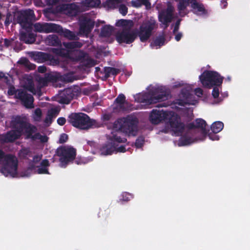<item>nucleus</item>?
Here are the masks:
<instances>
[{
    "label": "nucleus",
    "mask_w": 250,
    "mask_h": 250,
    "mask_svg": "<svg viewBox=\"0 0 250 250\" xmlns=\"http://www.w3.org/2000/svg\"><path fill=\"white\" fill-rule=\"evenodd\" d=\"M196 127L197 128H201L202 131V133L205 135L207 134L208 133L209 130L206 129L207 126L206 122L202 119H197L195 121Z\"/></svg>",
    "instance_id": "obj_31"
},
{
    "label": "nucleus",
    "mask_w": 250,
    "mask_h": 250,
    "mask_svg": "<svg viewBox=\"0 0 250 250\" xmlns=\"http://www.w3.org/2000/svg\"><path fill=\"white\" fill-rule=\"evenodd\" d=\"M66 123V119L64 117H60L57 119V123L60 125H63Z\"/></svg>",
    "instance_id": "obj_57"
},
{
    "label": "nucleus",
    "mask_w": 250,
    "mask_h": 250,
    "mask_svg": "<svg viewBox=\"0 0 250 250\" xmlns=\"http://www.w3.org/2000/svg\"><path fill=\"white\" fill-rule=\"evenodd\" d=\"M121 196L122 198L120 199V200L123 201H128L132 198V195L127 192L123 193Z\"/></svg>",
    "instance_id": "obj_48"
},
{
    "label": "nucleus",
    "mask_w": 250,
    "mask_h": 250,
    "mask_svg": "<svg viewBox=\"0 0 250 250\" xmlns=\"http://www.w3.org/2000/svg\"><path fill=\"white\" fill-rule=\"evenodd\" d=\"M155 24V22L147 21L140 26L139 30H137V34L142 42H145L149 39L154 28Z\"/></svg>",
    "instance_id": "obj_12"
},
{
    "label": "nucleus",
    "mask_w": 250,
    "mask_h": 250,
    "mask_svg": "<svg viewBox=\"0 0 250 250\" xmlns=\"http://www.w3.org/2000/svg\"><path fill=\"white\" fill-rule=\"evenodd\" d=\"M219 86H214L212 91V95L215 99L218 98L219 95V90L218 87Z\"/></svg>",
    "instance_id": "obj_51"
},
{
    "label": "nucleus",
    "mask_w": 250,
    "mask_h": 250,
    "mask_svg": "<svg viewBox=\"0 0 250 250\" xmlns=\"http://www.w3.org/2000/svg\"><path fill=\"white\" fill-rule=\"evenodd\" d=\"M116 26L122 27L123 28H132L134 23L131 20L121 19L118 20L115 24Z\"/></svg>",
    "instance_id": "obj_29"
},
{
    "label": "nucleus",
    "mask_w": 250,
    "mask_h": 250,
    "mask_svg": "<svg viewBox=\"0 0 250 250\" xmlns=\"http://www.w3.org/2000/svg\"><path fill=\"white\" fill-rule=\"evenodd\" d=\"M167 99V94L163 92L158 94L149 92L146 93L141 95L139 102L146 104H151L166 100Z\"/></svg>",
    "instance_id": "obj_14"
},
{
    "label": "nucleus",
    "mask_w": 250,
    "mask_h": 250,
    "mask_svg": "<svg viewBox=\"0 0 250 250\" xmlns=\"http://www.w3.org/2000/svg\"><path fill=\"white\" fill-rule=\"evenodd\" d=\"M181 21V19H178L176 21V22L174 25V29L173 30V34H175L178 31V30L179 29Z\"/></svg>",
    "instance_id": "obj_55"
},
{
    "label": "nucleus",
    "mask_w": 250,
    "mask_h": 250,
    "mask_svg": "<svg viewBox=\"0 0 250 250\" xmlns=\"http://www.w3.org/2000/svg\"><path fill=\"white\" fill-rule=\"evenodd\" d=\"M75 163L77 165H82L85 164L84 160L81 158H77L75 159Z\"/></svg>",
    "instance_id": "obj_61"
},
{
    "label": "nucleus",
    "mask_w": 250,
    "mask_h": 250,
    "mask_svg": "<svg viewBox=\"0 0 250 250\" xmlns=\"http://www.w3.org/2000/svg\"><path fill=\"white\" fill-rule=\"evenodd\" d=\"M67 121L73 126L80 129H88L100 126L95 120L90 119L87 114L82 112L72 113L68 116Z\"/></svg>",
    "instance_id": "obj_2"
},
{
    "label": "nucleus",
    "mask_w": 250,
    "mask_h": 250,
    "mask_svg": "<svg viewBox=\"0 0 250 250\" xmlns=\"http://www.w3.org/2000/svg\"><path fill=\"white\" fill-rule=\"evenodd\" d=\"M137 37V29L123 28L121 31L117 33L116 40L120 44L123 43L130 44L135 41Z\"/></svg>",
    "instance_id": "obj_7"
},
{
    "label": "nucleus",
    "mask_w": 250,
    "mask_h": 250,
    "mask_svg": "<svg viewBox=\"0 0 250 250\" xmlns=\"http://www.w3.org/2000/svg\"><path fill=\"white\" fill-rule=\"evenodd\" d=\"M37 173L38 174H49L48 169L46 167H42L38 168Z\"/></svg>",
    "instance_id": "obj_53"
},
{
    "label": "nucleus",
    "mask_w": 250,
    "mask_h": 250,
    "mask_svg": "<svg viewBox=\"0 0 250 250\" xmlns=\"http://www.w3.org/2000/svg\"><path fill=\"white\" fill-rule=\"evenodd\" d=\"M165 38L164 35H161L156 38L154 40L153 45L159 47L164 45L165 42Z\"/></svg>",
    "instance_id": "obj_36"
},
{
    "label": "nucleus",
    "mask_w": 250,
    "mask_h": 250,
    "mask_svg": "<svg viewBox=\"0 0 250 250\" xmlns=\"http://www.w3.org/2000/svg\"><path fill=\"white\" fill-rule=\"evenodd\" d=\"M16 98L20 100L22 104L27 108L33 107L34 98L32 95L28 94L24 90H19Z\"/></svg>",
    "instance_id": "obj_19"
},
{
    "label": "nucleus",
    "mask_w": 250,
    "mask_h": 250,
    "mask_svg": "<svg viewBox=\"0 0 250 250\" xmlns=\"http://www.w3.org/2000/svg\"><path fill=\"white\" fill-rule=\"evenodd\" d=\"M182 36L183 34L182 33H178L175 35V39L177 42H179L181 39Z\"/></svg>",
    "instance_id": "obj_64"
},
{
    "label": "nucleus",
    "mask_w": 250,
    "mask_h": 250,
    "mask_svg": "<svg viewBox=\"0 0 250 250\" xmlns=\"http://www.w3.org/2000/svg\"><path fill=\"white\" fill-rule=\"evenodd\" d=\"M14 42V40L13 39H5L4 40V45L5 47L8 48L12 45V44Z\"/></svg>",
    "instance_id": "obj_52"
},
{
    "label": "nucleus",
    "mask_w": 250,
    "mask_h": 250,
    "mask_svg": "<svg viewBox=\"0 0 250 250\" xmlns=\"http://www.w3.org/2000/svg\"><path fill=\"white\" fill-rule=\"evenodd\" d=\"M38 71L41 73H45L46 71V67L44 65L40 66L38 68Z\"/></svg>",
    "instance_id": "obj_58"
},
{
    "label": "nucleus",
    "mask_w": 250,
    "mask_h": 250,
    "mask_svg": "<svg viewBox=\"0 0 250 250\" xmlns=\"http://www.w3.org/2000/svg\"><path fill=\"white\" fill-rule=\"evenodd\" d=\"M109 140L110 142L103 147L102 153L105 155H111L118 146V143H125L127 140L125 138H121L117 133L112 134Z\"/></svg>",
    "instance_id": "obj_11"
},
{
    "label": "nucleus",
    "mask_w": 250,
    "mask_h": 250,
    "mask_svg": "<svg viewBox=\"0 0 250 250\" xmlns=\"http://www.w3.org/2000/svg\"><path fill=\"white\" fill-rule=\"evenodd\" d=\"M3 162L0 172L5 176L15 177L17 174L18 161L17 158L11 154H6L0 149V164Z\"/></svg>",
    "instance_id": "obj_4"
},
{
    "label": "nucleus",
    "mask_w": 250,
    "mask_h": 250,
    "mask_svg": "<svg viewBox=\"0 0 250 250\" xmlns=\"http://www.w3.org/2000/svg\"><path fill=\"white\" fill-rule=\"evenodd\" d=\"M120 72V70L118 68L111 67H105L103 70V73L104 74V79L106 80L111 75L116 76ZM103 72H101L102 73Z\"/></svg>",
    "instance_id": "obj_27"
},
{
    "label": "nucleus",
    "mask_w": 250,
    "mask_h": 250,
    "mask_svg": "<svg viewBox=\"0 0 250 250\" xmlns=\"http://www.w3.org/2000/svg\"><path fill=\"white\" fill-rule=\"evenodd\" d=\"M224 127V124L220 121L214 122L211 125V129L213 133H217L220 132Z\"/></svg>",
    "instance_id": "obj_35"
},
{
    "label": "nucleus",
    "mask_w": 250,
    "mask_h": 250,
    "mask_svg": "<svg viewBox=\"0 0 250 250\" xmlns=\"http://www.w3.org/2000/svg\"><path fill=\"white\" fill-rule=\"evenodd\" d=\"M64 10L67 15L71 17L76 16L80 12L79 6L74 3L66 4Z\"/></svg>",
    "instance_id": "obj_24"
},
{
    "label": "nucleus",
    "mask_w": 250,
    "mask_h": 250,
    "mask_svg": "<svg viewBox=\"0 0 250 250\" xmlns=\"http://www.w3.org/2000/svg\"><path fill=\"white\" fill-rule=\"evenodd\" d=\"M63 80L66 82H72L74 81V76L72 74H66L63 76Z\"/></svg>",
    "instance_id": "obj_45"
},
{
    "label": "nucleus",
    "mask_w": 250,
    "mask_h": 250,
    "mask_svg": "<svg viewBox=\"0 0 250 250\" xmlns=\"http://www.w3.org/2000/svg\"><path fill=\"white\" fill-rule=\"evenodd\" d=\"M68 139V135L65 133H62L60 135L59 143V144H63L67 142Z\"/></svg>",
    "instance_id": "obj_50"
},
{
    "label": "nucleus",
    "mask_w": 250,
    "mask_h": 250,
    "mask_svg": "<svg viewBox=\"0 0 250 250\" xmlns=\"http://www.w3.org/2000/svg\"><path fill=\"white\" fill-rule=\"evenodd\" d=\"M113 31V27L110 25H106L102 27L101 31V35L104 37H110Z\"/></svg>",
    "instance_id": "obj_34"
},
{
    "label": "nucleus",
    "mask_w": 250,
    "mask_h": 250,
    "mask_svg": "<svg viewBox=\"0 0 250 250\" xmlns=\"http://www.w3.org/2000/svg\"><path fill=\"white\" fill-rule=\"evenodd\" d=\"M168 119L167 125L170 126L175 135L179 136L185 129V125L181 122L180 117L173 112H169Z\"/></svg>",
    "instance_id": "obj_9"
},
{
    "label": "nucleus",
    "mask_w": 250,
    "mask_h": 250,
    "mask_svg": "<svg viewBox=\"0 0 250 250\" xmlns=\"http://www.w3.org/2000/svg\"><path fill=\"white\" fill-rule=\"evenodd\" d=\"M19 90V89H16L14 86L10 85L8 90V94L10 96L15 95V97L16 98V95H17Z\"/></svg>",
    "instance_id": "obj_43"
},
{
    "label": "nucleus",
    "mask_w": 250,
    "mask_h": 250,
    "mask_svg": "<svg viewBox=\"0 0 250 250\" xmlns=\"http://www.w3.org/2000/svg\"><path fill=\"white\" fill-rule=\"evenodd\" d=\"M216 133H208V138L212 140V141H214V140H218L219 139V137L218 135H216Z\"/></svg>",
    "instance_id": "obj_56"
},
{
    "label": "nucleus",
    "mask_w": 250,
    "mask_h": 250,
    "mask_svg": "<svg viewBox=\"0 0 250 250\" xmlns=\"http://www.w3.org/2000/svg\"><path fill=\"white\" fill-rule=\"evenodd\" d=\"M30 56L35 62L39 63H42L46 61L54 62L56 63L59 62L57 59L50 54L40 51L31 52Z\"/></svg>",
    "instance_id": "obj_17"
},
{
    "label": "nucleus",
    "mask_w": 250,
    "mask_h": 250,
    "mask_svg": "<svg viewBox=\"0 0 250 250\" xmlns=\"http://www.w3.org/2000/svg\"><path fill=\"white\" fill-rule=\"evenodd\" d=\"M62 45L68 50L72 51L75 50L76 49L81 48L83 43L77 41H74L73 42H62Z\"/></svg>",
    "instance_id": "obj_28"
},
{
    "label": "nucleus",
    "mask_w": 250,
    "mask_h": 250,
    "mask_svg": "<svg viewBox=\"0 0 250 250\" xmlns=\"http://www.w3.org/2000/svg\"><path fill=\"white\" fill-rule=\"evenodd\" d=\"M119 10L123 16H125L127 13L128 8L125 5L122 4L119 6Z\"/></svg>",
    "instance_id": "obj_44"
},
{
    "label": "nucleus",
    "mask_w": 250,
    "mask_h": 250,
    "mask_svg": "<svg viewBox=\"0 0 250 250\" xmlns=\"http://www.w3.org/2000/svg\"><path fill=\"white\" fill-rule=\"evenodd\" d=\"M59 29H57L56 33H58L60 35L63 36L65 38L71 41H78L79 37L78 35L74 32L71 31L69 29H63L62 26L59 25Z\"/></svg>",
    "instance_id": "obj_22"
},
{
    "label": "nucleus",
    "mask_w": 250,
    "mask_h": 250,
    "mask_svg": "<svg viewBox=\"0 0 250 250\" xmlns=\"http://www.w3.org/2000/svg\"><path fill=\"white\" fill-rule=\"evenodd\" d=\"M174 7L170 4L167 5L166 9L160 11L158 13V21L167 28L169 23L174 18Z\"/></svg>",
    "instance_id": "obj_10"
},
{
    "label": "nucleus",
    "mask_w": 250,
    "mask_h": 250,
    "mask_svg": "<svg viewBox=\"0 0 250 250\" xmlns=\"http://www.w3.org/2000/svg\"><path fill=\"white\" fill-rule=\"evenodd\" d=\"M195 92L197 96H200L203 95V91L201 88H197L195 89Z\"/></svg>",
    "instance_id": "obj_63"
},
{
    "label": "nucleus",
    "mask_w": 250,
    "mask_h": 250,
    "mask_svg": "<svg viewBox=\"0 0 250 250\" xmlns=\"http://www.w3.org/2000/svg\"><path fill=\"white\" fill-rule=\"evenodd\" d=\"M79 33L80 35L87 36L93 29L95 22L86 16H81L79 18Z\"/></svg>",
    "instance_id": "obj_13"
},
{
    "label": "nucleus",
    "mask_w": 250,
    "mask_h": 250,
    "mask_svg": "<svg viewBox=\"0 0 250 250\" xmlns=\"http://www.w3.org/2000/svg\"><path fill=\"white\" fill-rule=\"evenodd\" d=\"M46 42L49 45L54 46H60L62 45L61 41L56 35H49L47 38Z\"/></svg>",
    "instance_id": "obj_30"
},
{
    "label": "nucleus",
    "mask_w": 250,
    "mask_h": 250,
    "mask_svg": "<svg viewBox=\"0 0 250 250\" xmlns=\"http://www.w3.org/2000/svg\"><path fill=\"white\" fill-rule=\"evenodd\" d=\"M115 151L120 152H125L126 151V149L125 146H121L119 147L117 146Z\"/></svg>",
    "instance_id": "obj_62"
},
{
    "label": "nucleus",
    "mask_w": 250,
    "mask_h": 250,
    "mask_svg": "<svg viewBox=\"0 0 250 250\" xmlns=\"http://www.w3.org/2000/svg\"><path fill=\"white\" fill-rule=\"evenodd\" d=\"M188 2L196 13H200L203 14L206 13V9L202 3L198 2L197 0H188Z\"/></svg>",
    "instance_id": "obj_25"
},
{
    "label": "nucleus",
    "mask_w": 250,
    "mask_h": 250,
    "mask_svg": "<svg viewBox=\"0 0 250 250\" xmlns=\"http://www.w3.org/2000/svg\"><path fill=\"white\" fill-rule=\"evenodd\" d=\"M138 2L132 0L131 1L132 4L134 7H138L140 6L141 4L147 6L148 4H150L148 0H137Z\"/></svg>",
    "instance_id": "obj_40"
},
{
    "label": "nucleus",
    "mask_w": 250,
    "mask_h": 250,
    "mask_svg": "<svg viewBox=\"0 0 250 250\" xmlns=\"http://www.w3.org/2000/svg\"><path fill=\"white\" fill-rule=\"evenodd\" d=\"M69 52L68 50H66L65 49L61 48L59 49V56L62 57H68Z\"/></svg>",
    "instance_id": "obj_47"
},
{
    "label": "nucleus",
    "mask_w": 250,
    "mask_h": 250,
    "mask_svg": "<svg viewBox=\"0 0 250 250\" xmlns=\"http://www.w3.org/2000/svg\"><path fill=\"white\" fill-rule=\"evenodd\" d=\"M56 153L59 157L61 167H65L69 163L75 159L76 149L71 146H63L57 149Z\"/></svg>",
    "instance_id": "obj_6"
},
{
    "label": "nucleus",
    "mask_w": 250,
    "mask_h": 250,
    "mask_svg": "<svg viewBox=\"0 0 250 250\" xmlns=\"http://www.w3.org/2000/svg\"><path fill=\"white\" fill-rule=\"evenodd\" d=\"M181 94L182 97L187 101H189L191 98L192 94L190 93V91L187 88H183L181 90Z\"/></svg>",
    "instance_id": "obj_38"
},
{
    "label": "nucleus",
    "mask_w": 250,
    "mask_h": 250,
    "mask_svg": "<svg viewBox=\"0 0 250 250\" xmlns=\"http://www.w3.org/2000/svg\"><path fill=\"white\" fill-rule=\"evenodd\" d=\"M82 65L86 67H90L95 65L94 61L91 59H87L82 62Z\"/></svg>",
    "instance_id": "obj_41"
},
{
    "label": "nucleus",
    "mask_w": 250,
    "mask_h": 250,
    "mask_svg": "<svg viewBox=\"0 0 250 250\" xmlns=\"http://www.w3.org/2000/svg\"><path fill=\"white\" fill-rule=\"evenodd\" d=\"M56 112V110L55 109H52L49 110L48 112L47 115L44 119V123H51L52 119L53 116L55 115Z\"/></svg>",
    "instance_id": "obj_39"
},
{
    "label": "nucleus",
    "mask_w": 250,
    "mask_h": 250,
    "mask_svg": "<svg viewBox=\"0 0 250 250\" xmlns=\"http://www.w3.org/2000/svg\"><path fill=\"white\" fill-rule=\"evenodd\" d=\"M101 2V0H83L82 4L84 7L95 8L99 6Z\"/></svg>",
    "instance_id": "obj_32"
},
{
    "label": "nucleus",
    "mask_w": 250,
    "mask_h": 250,
    "mask_svg": "<svg viewBox=\"0 0 250 250\" xmlns=\"http://www.w3.org/2000/svg\"><path fill=\"white\" fill-rule=\"evenodd\" d=\"M144 142V137L143 136H140L136 139L135 145L137 148H141L143 146Z\"/></svg>",
    "instance_id": "obj_42"
},
{
    "label": "nucleus",
    "mask_w": 250,
    "mask_h": 250,
    "mask_svg": "<svg viewBox=\"0 0 250 250\" xmlns=\"http://www.w3.org/2000/svg\"><path fill=\"white\" fill-rule=\"evenodd\" d=\"M190 4L188 0H180L177 5V10L181 17H184L187 12H185L187 7Z\"/></svg>",
    "instance_id": "obj_26"
},
{
    "label": "nucleus",
    "mask_w": 250,
    "mask_h": 250,
    "mask_svg": "<svg viewBox=\"0 0 250 250\" xmlns=\"http://www.w3.org/2000/svg\"><path fill=\"white\" fill-rule=\"evenodd\" d=\"M36 35L32 31H27L20 33V39L26 44H32L36 41Z\"/></svg>",
    "instance_id": "obj_23"
},
{
    "label": "nucleus",
    "mask_w": 250,
    "mask_h": 250,
    "mask_svg": "<svg viewBox=\"0 0 250 250\" xmlns=\"http://www.w3.org/2000/svg\"><path fill=\"white\" fill-rule=\"evenodd\" d=\"M42 159V155H35L33 157V162L36 164L39 162Z\"/></svg>",
    "instance_id": "obj_60"
},
{
    "label": "nucleus",
    "mask_w": 250,
    "mask_h": 250,
    "mask_svg": "<svg viewBox=\"0 0 250 250\" xmlns=\"http://www.w3.org/2000/svg\"><path fill=\"white\" fill-rule=\"evenodd\" d=\"M176 104L181 105V106H184L186 104H194L193 103H190L188 101H187L186 100H182V99H178L177 100V102H176Z\"/></svg>",
    "instance_id": "obj_49"
},
{
    "label": "nucleus",
    "mask_w": 250,
    "mask_h": 250,
    "mask_svg": "<svg viewBox=\"0 0 250 250\" xmlns=\"http://www.w3.org/2000/svg\"><path fill=\"white\" fill-rule=\"evenodd\" d=\"M42 167H46L49 166V162L47 159L43 160L41 163Z\"/></svg>",
    "instance_id": "obj_59"
},
{
    "label": "nucleus",
    "mask_w": 250,
    "mask_h": 250,
    "mask_svg": "<svg viewBox=\"0 0 250 250\" xmlns=\"http://www.w3.org/2000/svg\"><path fill=\"white\" fill-rule=\"evenodd\" d=\"M180 143L182 146H186L191 143V138L188 137H182L181 138Z\"/></svg>",
    "instance_id": "obj_46"
},
{
    "label": "nucleus",
    "mask_w": 250,
    "mask_h": 250,
    "mask_svg": "<svg viewBox=\"0 0 250 250\" xmlns=\"http://www.w3.org/2000/svg\"><path fill=\"white\" fill-rule=\"evenodd\" d=\"M35 31L40 33H56L59 25L51 22H37L34 25Z\"/></svg>",
    "instance_id": "obj_16"
},
{
    "label": "nucleus",
    "mask_w": 250,
    "mask_h": 250,
    "mask_svg": "<svg viewBox=\"0 0 250 250\" xmlns=\"http://www.w3.org/2000/svg\"><path fill=\"white\" fill-rule=\"evenodd\" d=\"M199 79L204 87L210 89L214 86H221L224 77L216 71L205 70L199 76Z\"/></svg>",
    "instance_id": "obj_5"
},
{
    "label": "nucleus",
    "mask_w": 250,
    "mask_h": 250,
    "mask_svg": "<svg viewBox=\"0 0 250 250\" xmlns=\"http://www.w3.org/2000/svg\"><path fill=\"white\" fill-rule=\"evenodd\" d=\"M35 17L33 10L28 9L21 12L17 18V21L21 26L29 24L30 20Z\"/></svg>",
    "instance_id": "obj_20"
},
{
    "label": "nucleus",
    "mask_w": 250,
    "mask_h": 250,
    "mask_svg": "<svg viewBox=\"0 0 250 250\" xmlns=\"http://www.w3.org/2000/svg\"><path fill=\"white\" fill-rule=\"evenodd\" d=\"M42 112L40 108H36L33 115V118L34 121L40 122L41 120Z\"/></svg>",
    "instance_id": "obj_37"
},
{
    "label": "nucleus",
    "mask_w": 250,
    "mask_h": 250,
    "mask_svg": "<svg viewBox=\"0 0 250 250\" xmlns=\"http://www.w3.org/2000/svg\"><path fill=\"white\" fill-rule=\"evenodd\" d=\"M169 116V112L153 109L150 114L149 120L153 124L157 125L161 122L167 120Z\"/></svg>",
    "instance_id": "obj_18"
},
{
    "label": "nucleus",
    "mask_w": 250,
    "mask_h": 250,
    "mask_svg": "<svg viewBox=\"0 0 250 250\" xmlns=\"http://www.w3.org/2000/svg\"><path fill=\"white\" fill-rule=\"evenodd\" d=\"M138 124V119L129 115L116 120L113 123V127L129 135L135 136L137 132Z\"/></svg>",
    "instance_id": "obj_3"
},
{
    "label": "nucleus",
    "mask_w": 250,
    "mask_h": 250,
    "mask_svg": "<svg viewBox=\"0 0 250 250\" xmlns=\"http://www.w3.org/2000/svg\"><path fill=\"white\" fill-rule=\"evenodd\" d=\"M80 93V88L78 86L65 88L60 93L58 102L62 104H69L73 99L77 98Z\"/></svg>",
    "instance_id": "obj_8"
},
{
    "label": "nucleus",
    "mask_w": 250,
    "mask_h": 250,
    "mask_svg": "<svg viewBox=\"0 0 250 250\" xmlns=\"http://www.w3.org/2000/svg\"><path fill=\"white\" fill-rule=\"evenodd\" d=\"M114 103H116V109L120 111H125L129 109L128 103L125 101V97L123 94H119L115 99Z\"/></svg>",
    "instance_id": "obj_21"
},
{
    "label": "nucleus",
    "mask_w": 250,
    "mask_h": 250,
    "mask_svg": "<svg viewBox=\"0 0 250 250\" xmlns=\"http://www.w3.org/2000/svg\"><path fill=\"white\" fill-rule=\"evenodd\" d=\"M44 79L48 81L53 82L56 80V77L54 76L53 75L47 74L46 75Z\"/></svg>",
    "instance_id": "obj_54"
},
{
    "label": "nucleus",
    "mask_w": 250,
    "mask_h": 250,
    "mask_svg": "<svg viewBox=\"0 0 250 250\" xmlns=\"http://www.w3.org/2000/svg\"><path fill=\"white\" fill-rule=\"evenodd\" d=\"M28 121L23 116L17 115L13 117L11 121V126L13 129L7 131L2 136L4 142L13 143L24 136L27 139V131L28 130Z\"/></svg>",
    "instance_id": "obj_1"
},
{
    "label": "nucleus",
    "mask_w": 250,
    "mask_h": 250,
    "mask_svg": "<svg viewBox=\"0 0 250 250\" xmlns=\"http://www.w3.org/2000/svg\"><path fill=\"white\" fill-rule=\"evenodd\" d=\"M18 63L20 64L24 65L29 70H34L36 68V65L31 63L26 58H21L18 61Z\"/></svg>",
    "instance_id": "obj_33"
},
{
    "label": "nucleus",
    "mask_w": 250,
    "mask_h": 250,
    "mask_svg": "<svg viewBox=\"0 0 250 250\" xmlns=\"http://www.w3.org/2000/svg\"><path fill=\"white\" fill-rule=\"evenodd\" d=\"M38 131L37 127L28 122V130L26 132L27 139H30L33 141L39 140L42 143L47 142L48 137L46 135H41Z\"/></svg>",
    "instance_id": "obj_15"
}]
</instances>
